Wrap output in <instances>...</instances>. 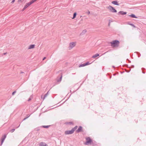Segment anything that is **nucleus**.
Returning a JSON list of instances; mask_svg holds the SVG:
<instances>
[{
	"instance_id": "obj_1",
	"label": "nucleus",
	"mask_w": 146,
	"mask_h": 146,
	"mask_svg": "<svg viewBox=\"0 0 146 146\" xmlns=\"http://www.w3.org/2000/svg\"><path fill=\"white\" fill-rule=\"evenodd\" d=\"M110 44L111 46L115 47L119 46V42L118 40H115L111 42Z\"/></svg>"
},
{
	"instance_id": "obj_2",
	"label": "nucleus",
	"mask_w": 146,
	"mask_h": 146,
	"mask_svg": "<svg viewBox=\"0 0 146 146\" xmlns=\"http://www.w3.org/2000/svg\"><path fill=\"white\" fill-rule=\"evenodd\" d=\"M107 8L110 9V11L113 13H116L117 11L113 7L111 6H109L107 7Z\"/></svg>"
},
{
	"instance_id": "obj_3",
	"label": "nucleus",
	"mask_w": 146,
	"mask_h": 146,
	"mask_svg": "<svg viewBox=\"0 0 146 146\" xmlns=\"http://www.w3.org/2000/svg\"><path fill=\"white\" fill-rule=\"evenodd\" d=\"M86 142L85 143L86 145H88V144L92 142V140L89 137H86Z\"/></svg>"
},
{
	"instance_id": "obj_4",
	"label": "nucleus",
	"mask_w": 146,
	"mask_h": 146,
	"mask_svg": "<svg viewBox=\"0 0 146 146\" xmlns=\"http://www.w3.org/2000/svg\"><path fill=\"white\" fill-rule=\"evenodd\" d=\"M74 132L73 129L71 130L66 131L65 132V133L66 135L71 134Z\"/></svg>"
},
{
	"instance_id": "obj_5",
	"label": "nucleus",
	"mask_w": 146,
	"mask_h": 146,
	"mask_svg": "<svg viewBox=\"0 0 146 146\" xmlns=\"http://www.w3.org/2000/svg\"><path fill=\"white\" fill-rule=\"evenodd\" d=\"M75 46V43L74 42L70 43L69 46V49H71L72 48Z\"/></svg>"
},
{
	"instance_id": "obj_6",
	"label": "nucleus",
	"mask_w": 146,
	"mask_h": 146,
	"mask_svg": "<svg viewBox=\"0 0 146 146\" xmlns=\"http://www.w3.org/2000/svg\"><path fill=\"white\" fill-rule=\"evenodd\" d=\"M82 127L81 126H79L78 129L76 130V132L78 133L82 131Z\"/></svg>"
},
{
	"instance_id": "obj_7",
	"label": "nucleus",
	"mask_w": 146,
	"mask_h": 146,
	"mask_svg": "<svg viewBox=\"0 0 146 146\" xmlns=\"http://www.w3.org/2000/svg\"><path fill=\"white\" fill-rule=\"evenodd\" d=\"M127 14V12H124L122 11H120L118 12V15H119L120 14H121L122 15H126Z\"/></svg>"
},
{
	"instance_id": "obj_8",
	"label": "nucleus",
	"mask_w": 146,
	"mask_h": 146,
	"mask_svg": "<svg viewBox=\"0 0 146 146\" xmlns=\"http://www.w3.org/2000/svg\"><path fill=\"white\" fill-rule=\"evenodd\" d=\"M6 136L5 135L3 137H2L1 139V145H2L3 142L5 139L6 138Z\"/></svg>"
},
{
	"instance_id": "obj_9",
	"label": "nucleus",
	"mask_w": 146,
	"mask_h": 146,
	"mask_svg": "<svg viewBox=\"0 0 146 146\" xmlns=\"http://www.w3.org/2000/svg\"><path fill=\"white\" fill-rule=\"evenodd\" d=\"M48 94V92H47V93L46 94H45L44 95H42L41 96V98L43 100H44L45 98L46 97V96Z\"/></svg>"
},
{
	"instance_id": "obj_10",
	"label": "nucleus",
	"mask_w": 146,
	"mask_h": 146,
	"mask_svg": "<svg viewBox=\"0 0 146 146\" xmlns=\"http://www.w3.org/2000/svg\"><path fill=\"white\" fill-rule=\"evenodd\" d=\"M111 3L117 5H119V4L116 1H114L111 2Z\"/></svg>"
},
{
	"instance_id": "obj_11",
	"label": "nucleus",
	"mask_w": 146,
	"mask_h": 146,
	"mask_svg": "<svg viewBox=\"0 0 146 146\" xmlns=\"http://www.w3.org/2000/svg\"><path fill=\"white\" fill-rule=\"evenodd\" d=\"M39 146H47V145L45 143L41 142L40 143Z\"/></svg>"
},
{
	"instance_id": "obj_12",
	"label": "nucleus",
	"mask_w": 146,
	"mask_h": 146,
	"mask_svg": "<svg viewBox=\"0 0 146 146\" xmlns=\"http://www.w3.org/2000/svg\"><path fill=\"white\" fill-rule=\"evenodd\" d=\"M30 5L29 3H27V4L25 5L24 7L23 10L26 9L27 7H28Z\"/></svg>"
},
{
	"instance_id": "obj_13",
	"label": "nucleus",
	"mask_w": 146,
	"mask_h": 146,
	"mask_svg": "<svg viewBox=\"0 0 146 146\" xmlns=\"http://www.w3.org/2000/svg\"><path fill=\"white\" fill-rule=\"evenodd\" d=\"M86 32L87 31L86 30H84L82 32L80 33V35L81 36L84 35V34H85V33H86Z\"/></svg>"
},
{
	"instance_id": "obj_14",
	"label": "nucleus",
	"mask_w": 146,
	"mask_h": 146,
	"mask_svg": "<svg viewBox=\"0 0 146 146\" xmlns=\"http://www.w3.org/2000/svg\"><path fill=\"white\" fill-rule=\"evenodd\" d=\"M129 16L131 17L132 18H137L135 15L133 14H131V15H129Z\"/></svg>"
},
{
	"instance_id": "obj_15",
	"label": "nucleus",
	"mask_w": 146,
	"mask_h": 146,
	"mask_svg": "<svg viewBox=\"0 0 146 146\" xmlns=\"http://www.w3.org/2000/svg\"><path fill=\"white\" fill-rule=\"evenodd\" d=\"M35 45L34 44H31L29 46V49H32L34 48Z\"/></svg>"
},
{
	"instance_id": "obj_16",
	"label": "nucleus",
	"mask_w": 146,
	"mask_h": 146,
	"mask_svg": "<svg viewBox=\"0 0 146 146\" xmlns=\"http://www.w3.org/2000/svg\"><path fill=\"white\" fill-rule=\"evenodd\" d=\"M62 75H61V76L60 78L59 79L57 80V82H60L62 80Z\"/></svg>"
},
{
	"instance_id": "obj_17",
	"label": "nucleus",
	"mask_w": 146,
	"mask_h": 146,
	"mask_svg": "<svg viewBox=\"0 0 146 146\" xmlns=\"http://www.w3.org/2000/svg\"><path fill=\"white\" fill-rule=\"evenodd\" d=\"M99 55V54L97 53V54H95V55H93V56H92V58H94L96 57H98Z\"/></svg>"
},
{
	"instance_id": "obj_18",
	"label": "nucleus",
	"mask_w": 146,
	"mask_h": 146,
	"mask_svg": "<svg viewBox=\"0 0 146 146\" xmlns=\"http://www.w3.org/2000/svg\"><path fill=\"white\" fill-rule=\"evenodd\" d=\"M50 125H43L41 126V127L43 128H48Z\"/></svg>"
},
{
	"instance_id": "obj_19",
	"label": "nucleus",
	"mask_w": 146,
	"mask_h": 146,
	"mask_svg": "<svg viewBox=\"0 0 146 146\" xmlns=\"http://www.w3.org/2000/svg\"><path fill=\"white\" fill-rule=\"evenodd\" d=\"M35 0H32L31 1H30L29 2V3L30 5H31L34 2H35Z\"/></svg>"
},
{
	"instance_id": "obj_20",
	"label": "nucleus",
	"mask_w": 146,
	"mask_h": 146,
	"mask_svg": "<svg viewBox=\"0 0 146 146\" xmlns=\"http://www.w3.org/2000/svg\"><path fill=\"white\" fill-rule=\"evenodd\" d=\"M76 12H75L73 14V17H72V19H74L76 17Z\"/></svg>"
},
{
	"instance_id": "obj_21",
	"label": "nucleus",
	"mask_w": 146,
	"mask_h": 146,
	"mask_svg": "<svg viewBox=\"0 0 146 146\" xmlns=\"http://www.w3.org/2000/svg\"><path fill=\"white\" fill-rule=\"evenodd\" d=\"M86 66L85 65V63H84V64H80L79 66V67H81L84 66Z\"/></svg>"
},
{
	"instance_id": "obj_22",
	"label": "nucleus",
	"mask_w": 146,
	"mask_h": 146,
	"mask_svg": "<svg viewBox=\"0 0 146 146\" xmlns=\"http://www.w3.org/2000/svg\"><path fill=\"white\" fill-rule=\"evenodd\" d=\"M33 98V97L32 96V95L31 96H30V97H29V99L28 100V101L29 102Z\"/></svg>"
},
{
	"instance_id": "obj_23",
	"label": "nucleus",
	"mask_w": 146,
	"mask_h": 146,
	"mask_svg": "<svg viewBox=\"0 0 146 146\" xmlns=\"http://www.w3.org/2000/svg\"><path fill=\"white\" fill-rule=\"evenodd\" d=\"M91 63H90L89 62H86V63H85V66H87V65H90V64Z\"/></svg>"
},
{
	"instance_id": "obj_24",
	"label": "nucleus",
	"mask_w": 146,
	"mask_h": 146,
	"mask_svg": "<svg viewBox=\"0 0 146 146\" xmlns=\"http://www.w3.org/2000/svg\"><path fill=\"white\" fill-rule=\"evenodd\" d=\"M77 127H78L77 126H76L74 128H72V129H73V131L74 132V131L77 129Z\"/></svg>"
},
{
	"instance_id": "obj_25",
	"label": "nucleus",
	"mask_w": 146,
	"mask_h": 146,
	"mask_svg": "<svg viewBox=\"0 0 146 146\" xmlns=\"http://www.w3.org/2000/svg\"><path fill=\"white\" fill-rule=\"evenodd\" d=\"M15 130V129H11L10 131L11 132V133H13V132Z\"/></svg>"
},
{
	"instance_id": "obj_26",
	"label": "nucleus",
	"mask_w": 146,
	"mask_h": 146,
	"mask_svg": "<svg viewBox=\"0 0 146 146\" xmlns=\"http://www.w3.org/2000/svg\"><path fill=\"white\" fill-rule=\"evenodd\" d=\"M137 53L138 54V57H139L140 56H141L139 52H137Z\"/></svg>"
},
{
	"instance_id": "obj_27",
	"label": "nucleus",
	"mask_w": 146,
	"mask_h": 146,
	"mask_svg": "<svg viewBox=\"0 0 146 146\" xmlns=\"http://www.w3.org/2000/svg\"><path fill=\"white\" fill-rule=\"evenodd\" d=\"M145 70V69L144 68H142V72L143 73V74H145V72L143 70Z\"/></svg>"
},
{
	"instance_id": "obj_28",
	"label": "nucleus",
	"mask_w": 146,
	"mask_h": 146,
	"mask_svg": "<svg viewBox=\"0 0 146 146\" xmlns=\"http://www.w3.org/2000/svg\"><path fill=\"white\" fill-rule=\"evenodd\" d=\"M68 124H73V123L72 122H68Z\"/></svg>"
},
{
	"instance_id": "obj_29",
	"label": "nucleus",
	"mask_w": 146,
	"mask_h": 146,
	"mask_svg": "<svg viewBox=\"0 0 146 146\" xmlns=\"http://www.w3.org/2000/svg\"><path fill=\"white\" fill-rule=\"evenodd\" d=\"M28 118V117H25V118H24L23 119V121H24V120H25V119H27V118Z\"/></svg>"
},
{
	"instance_id": "obj_30",
	"label": "nucleus",
	"mask_w": 146,
	"mask_h": 146,
	"mask_svg": "<svg viewBox=\"0 0 146 146\" xmlns=\"http://www.w3.org/2000/svg\"><path fill=\"white\" fill-rule=\"evenodd\" d=\"M16 92H13V93H12V95H13Z\"/></svg>"
},
{
	"instance_id": "obj_31",
	"label": "nucleus",
	"mask_w": 146,
	"mask_h": 146,
	"mask_svg": "<svg viewBox=\"0 0 146 146\" xmlns=\"http://www.w3.org/2000/svg\"><path fill=\"white\" fill-rule=\"evenodd\" d=\"M15 0H13L12 1V2H11V3H13L15 2Z\"/></svg>"
},
{
	"instance_id": "obj_32",
	"label": "nucleus",
	"mask_w": 146,
	"mask_h": 146,
	"mask_svg": "<svg viewBox=\"0 0 146 146\" xmlns=\"http://www.w3.org/2000/svg\"><path fill=\"white\" fill-rule=\"evenodd\" d=\"M110 21H109V24H108V26H110Z\"/></svg>"
},
{
	"instance_id": "obj_33",
	"label": "nucleus",
	"mask_w": 146,
	"mask_h": 146,
	"mask_svg": "<svg viewBox=\"0 0 146 146\" xmlns=\"http://www.w3.org/2000/svg\"><path fill=\"white\" fill-rule=\"evenodd\" d=\"M131 67L132 68H133L134 67V66L132 65L131 66Z\"/></svg>"
},
{
	"instance_id": "obj_34",
	"label": "nucleus",
	"mask_w": 146,
	"mask_h": 146,
	"mask_svg": "<svg viewBox=\"0 0 146 146\" xmlns=\"http://www.w3.org/2000/svg\"><path fill=\"white\" fill-rule=\"evenodd\" d=\"M46 58V57H44L43 59V60H44Z\"/></svg>"
},
{
	"instance_id": "obj_35",
	"label": "nucleus",
	"mask_w": 146,
	"mask_h": 146,
	"mask_svg": "<svg viewBox=\"0 0 146 146\" xmlns=\"http://www.w3.org/2000/svg\"><path fill=\"white\" fill-rule=\"evenodd\" d=\"M30 115L28 114L27 115V117H28L30 116Z\"/></svg>"
},
{
	"instance_id": "obj_36",
	"label": "nucleus",
	"mask_w": 146,
	"mask_h": 146,
	"mask_svg": "<svg viewBox=\"0 0 146 146\" xmlns=\"http://www.w3.org/2000/svg\"><path fill=\"white\" fill-rule=\"evenodd\" d=\"M88 14H89L90 13V12L89 11H88Z\"/></svg>"
},
{
	"instance_id": "obj_37",
	"label": "nucleus",
	"mask_w": 146,
	"mask_h": 146,
	"mask_svg": "<svg viewBox=\"0 0 146 146\" xmlns=\"http://www.w3.org/2000/svg\"><path fill=\"white\" fill-rule=\"evenodd\" d=\"M24 73V72H23L22 71V72H21V73L22 74V73Z\"/></svg>"
},
{
	"instance_id": "obj_38",
	"label": "nucleus",
	"mask_w": 146,
	"mask_h": 146,
	"mask_svg": "<svg viewBox=\"0 0 146 146\" xmlns=\"http://www.w3.org/2000/svg\"><path fill=\"white\" fill-rule=\"evenodd\" d=\"M7 53H3V54H4V55H5V54H6Z\"/></svg>"
},
{
	"instance_id": "obj_39",
	"label": "nucleus",
	"mask_w": 146,
	"mask_h": 146,
	"mask_svg": "<svg viewBox=\"0 0 146 146\" xmlns=\"http://www.w3.org/2000/svg\"><path fill=\"white\" fill-rule=\"evenodd\" d=\"M109 21H110V23L112 22V21H111L110 20H109Z\"/></svg>"
},
{
	"instance_id": "obj_40",
	"label": "nucleus",
	"mask_w": 146,
	"mask_h": 146,
	"mask_svg": "<svg viewBox=\"0 0 146 146\" xmlns=\"http://www.w3.org/2000/svg\"><path fill=\"white\" fill-rule=\"evenodd\" d=\"M107 52H105V53H104V54H105V53H106Z\"/></svg>"
},
{
	"instance_id": "obj_41",
	"label": "nucleus",
	"mask_w": 146,
	"mask_h": 146,
	"mask_svg": "<svg viewBox=\"0 0 146 146\" xmlns=\"http://www.w3.org/2000/svg\"><path fill=\"white\" fill-rule=\"evenodd\" d=\"M19 126H20V125H19V126H18V127H17V128H18V127H19Z\"/></svg>"
},
{
	"instance_id": "obj_42",
	"label": "nucleus",
	"mask_w": 146,
	"mask_h": 146,
	"mask_svg": "<svg viewBox=\"0 0 146 146\" xmlns=\"http://www.w3.org/2000/svg\"><path fill=\"white\" fill-rule=\"evenodd\" d=\"M128 61H129V62H131V61H130L129 60H128Z\"/></svg>"
},
{
	"instance_id": "obj_43",
	"label": "nucleus",
	"mask_w": 146,
	"mask_h": 146,
	"mask_svg": "<svg viewBox=\"0 0 146 146\" xmlns=\"http://www.w3.org/2000/svg\"><path fill=\"white\" fill-rule=\"evenodd\" d=\"M130 25H132V24H130Z\"/></svg>"
}]
</instances>
